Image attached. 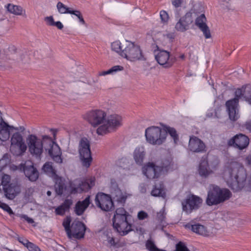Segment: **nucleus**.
Returning a JSON list of instances; mask_svg holds the SVG:
<instances>
[{
	"label": "nucleus",
	"mask_w": 251,
	"mask_h": 251,
	"mask_svg": "<svg viewBox=\"0 0 251 251\" xmlns=\"http://www.w3.org/2000/svg\"><path fill=\"white\" fill-rule=\"evenodd\" d=\"M223 177L233 191L238 192L243 189L251 191V177H247L244 167L236 162H231L226 166Z\"/></svg>",
	"instance_id": "obj_1"
},
{
	"label": "nucleus",
	"mask_w": 251,
	"mask_h": 251,
	"mask_svg": "<svg viewBox=\"0 0 251 251\" xmlns=\"http://www.w3.org/2000/svg\"><path fill=\"white\" fill-rule=\"evenodd\" d=\"M29 151L32 154L40 156L43 152V148L48 151L49 155L57 163H61L62 152L58 145L48 135H43L42 140L33 134L29 135L26 139Z\"/></svg>",
	"instance_id": "obj_2"
},
{
	"label": "nucleus",
	"mask_w": 251,
	"mask_h": 251,
	"mask_svg": "<svg viewBox=\"0 0 251 251\" xmlns=\"http://www.w3.org/2000/svg\"><path fill=\"white\" fill-rule=\"evenodd\" d=\"M131 216L125 208H117L112 218L113 226L121 236H125L131 231H133L132 225L130 223Z\"/></svg>",
	"instance_id": "obj_3"
},
{
	"label": "nucleus",
	"mask_w": 251,
	"mask_h": 251,
	"mask_svg": "<svg viewBox=\"0 0 251 251\" xmlns=\"http://www.w3.org/2000/svg\"><path fill=\"white\" fill-rule=\"evenodd\" d=\"M231 195L228 189L212 184L207 192L205 202L208 206L216 205L229 200Z\"/></svg>",
	"instance_id": "obj_4"
},
{
	"label": "nucleus",
	"mask_w": 251,
	"mask_h": 251,
	"mask_svg": "<svg viewBox=\"0 0 251 251\" xmlns=\"http://www.w3.org/2000/svg\"><path fill=\"white\" fill-rule=\"evenodd\" d=\"M123 46L125 48L121 53V56L122 57L133 62L146 60L139 46L127 40L123 42Z\"/></svg>",
	"instance_id": "obj_5"
},
{
	"label": "nucleus",
	"mask_w": 251,
	"mask_h": 251,
	"mask_svg": "<svg viewBox=\"0 0 251 251\" xmlns=\"http://www.w3.org/2000/svg\"><path fill=\"white\" fill-rule=\"evenodd\" d=\"M145 136L149 143L160 145L166 141L167 132L158 126H152L146 129Z\"/></svg>",
	"instance_id": "obj_6"
},
{
	"label": "nucleus",
	"mask_w": 251,
	"mask_h": 251,
	"mask_svg": "<svg viewBox=\"0 0 251 251\" xmlns=\"http://www.w3.org/2000/svg\"><path fill=\"white\" fill-rule=\"evenodd\" d=\"M243 87L237 89L235 92V97L234 99L227 100L226 103L227 111L229 119L232 121H236L239 118V110L237 108L239 103V99L241 97L244 98Z\"/></svg>",
	"instance_id": "obj_7"
},
{
	"label": "nucleus",
	"mask_w": 251,
	"mask_h": 251,
	"mask_svg": "<svg viewBox=\"0 0 251 251\" xmlns=\"http://www.w3.org/2000/svg\"><path fill=\"white\" fill-rule=\"evenodd\" d=\"M122 122L121 116L117 114L110 115L107 118L106 124L99 126L97 130V133L99 135H102L114 131L122 126Z\"/></svg>",
	"instance_id": "obj_8"
},
{
	"label": "nucleus",
	"mask_w": 251,
	"mask_h": 251,
	"mask_svg": "<svg viewBox=\"0 0 251 251\" xmlns=\"http://www.w3.org/2000/svg\"><path fill=\"white\" fill-rule=\"evenodd\" d=\"M78 151L83 166L87 168L89 167L92 161V157L90 142L86 138H82L80 140Z\"/></svg>",
	"instance_id": "obj_9"
},
{
	"label": "nucleus",
	"mask_w": 251,
	"mask_h": 251,
	"mask_svg": "<svg viewBox=\"0 0 251 251\" xmlns=\"http://www.w3.org/2000/svg\"><path fill=\"white\" fill-rule=\"evenodd\" d=\"M22 135L18 132L14 133L11 138L10 151L15 156L22 155L26 150Z\"/></svg>",
	"instance_id": "obj_10"
},
{
	"label": "nucleus",
	"mask_w": 251,
	"mask_h": 251,
	"mask_svg": "<svg viewBox=\"0 0 251 251\" xmlns=\"http://www.w3.org/2000/svg\"><path fill=\"white\" fill-rule=\"evenodd\" d=\"M97 206L104 211H110L114 209V203L109 195L102 192L98 193L95 199Z\"/></svg>",
	"instance_id": "obj_11"
},
{
	"label": "nucleus",
	"mask_w": 251,
	"mask_h": 251,
	"mask_svg": "<svg viewBox=\"0 0 251 251\" xmlns=\"http://www.w3.org/2000/svg\"><path fill=\"white\" fill-rule=\"evenodd\" d=\"M202 202V199L199 196L191 194L182 202V209L187 213H190L193 210L199 209Z\"/></svg>",
	"instance_id": "obj_12"
},
{
	"label": "nucleus",
	"mask_w": 251,
	"mask_h": 251,
	"mask_svg": "<svg viewBox=\"0 0 251 251\" xmlns=\"http://www.w3.org/2000/svg\"><path fill=\"white\" fill-rule=\"evenodd\" d=\"M106 114L101 110H92L87 112L84 117L92 126L95 127L103 123L105 120Z\"/></svg>",
	"instance_id": "obj_13"
},
{
	"label": "nucleus",
	"mask_w": 251,
	"mask_h": 251,
	"mask_svg": "<svg viewBox=\"0 0 251 251\" xmlns=\"http://www.w3.org/2000/svg\"><path fill=\"white\" fill-rule=\"evenodd\" d=\"M155 58L158 64L165 68L171 67L176 61L175 57L171 56L169 52L165 50H159L155 55Z\"/></svg>",
	"instance_id": "obj_14"
},
{
	"label": "nucleus",
	"mask_w": 251,
	"mask_h": 251,
	"mask_svg": "<svg viewBox=\"0 0 251 251\" xmlns=\"http://www.w3.org/2000/svg\"><path fill=\"white\" fill-rule=\"evenodd\" d=\"M249 137L242 133L236 134L230 139L227 142L229 146H232L242 150L246 148L249 144Z\"/></svg>",
	"instance_id": "obj_15"
},
{
	"label": "nucleus",
	"mask_w": 251,
	"mask_h": 251,
	"mask_svg": "<svg viewBox=\"0 0 251 251\" xmlns=\"http://www.w3.org/2000/svg\"><path fill=\"white\" fill-rule=\"evenodd\" d=\"M86 229V226L82 222L75 221L71 225L70 236L68 237L76 239L83 238Z\"/></svg>",
	"instance_id": "obj_16"
},
{
	"label": "nucleus",
	"mask_w": 251,
	"mask_h": 251,
	"mask_svg": "<svg viewBox=\"0 0 251 251\" xmlns=\"http://www.w3.org/2000/svg\"><path fill=\"white\" fill-rule=\"evenodd\" d=\"M143 174L149 179L157 178L161 175L158 165L148 162L142 167Z\"/></svg>",
	"instance_id": "obj_17"
},
{
	"label": "nucleus",
	"mask_w": 251,
	"mask_h": 251,
	"mask_svg": "<svg viewBox=\"0 0 251 251\" xmlns=\"http://www.w3.org/2000/svg\"><path fill=\"white\" fill-rule=\"evenodd\" d=\"M205 148V145L201 139L194 135L190 136L188 146V149L190 151L193 152L202 153L206 151Z\"/></svg>",
	"instance_id": "obj_18"
},
{
	"label": "nucleus",
	"mask_w": 251,
	"mask_h": 251,
	"mask_svg": "<svg viewBox=\"0 0 251 251\" xmlns=\"http://www.w3.org/2000/svg\"><path fill=\"white\" fill-rule=\"evenodd\" d=\"M193 22L192 13L187 12L177 22L175 25V28L177 31L184 32L189 28V26Z\"/></svg>",
	"instance_id": "obj_19"
},
{
	"label": "nucleus",
	"mask_w": 251,
	"mask_h": 251,
	"mask_svg": "<svg viewBox=\"0 0 251 251\" xmlns=\"http://www.w3.org/2000/svg\"><path fill=\"white\" fill-rule=\"evenodd\" d=\"M4 195L9 200H13L21 192V185L13 182L3 188Z\"/></svg>",
	"instance_id": "obj_20"
},
{
	"label": "nucleus",
	"mask_w": 251,
	"mask_h": 251,
	"mask_svg": "<svg viewBox=\"0 0 251 251\" xmlns=\"http://www.w3.org/2000/svg\"><path fill=\"white\" fill-rule=\"evenodd\" d=\"M133 157L137 165L142 166L146 157V151L144 147L143 146L136 147L133 153Z\"/></svg>",
	"instance_id": "obj_21"
},
{
	"label": "nucleus",
	"mask_w": 251,
	"mask_h": 251,
	"mask_svg": "<svg viewBox=\"0 0 251 251\" xmlns=\"http://www.w3.org/2000/svg\"><path fill=\"white\" fill-rule=\"evenodd\" d=\"M23 170L25 176L27 177L29 180L35 181L38 178L39 173L33 165H27L25 164L23 166Z\"/></svg>",
	"instance_id": "obj_22"
},
{
	"label": "nucleus",
	"mask_w": 251,
	"mask_h": 251,
	"mask_svg": "<svg viewBox=\"0 0 251 251\" xmlns=\"http://www.w3.org/2000/svg\"><path fill=\"white\" fill-rule=\"evenodd\" d=\"M185 227L191 230L194 232L201 235L206 236L209 235L206 228L204 226L200 224H192V223H188L185 225Z\"/></svg>",
	"instance_id": "obj_23"
},
{
	"label": "nucleus",
	"mask_w": 251,
	"mask_h": 251,
	"mask_svg": "<svg viewBox=\"0 0 251 251\" xmlns=\"http://www.w3.org/2000/svg\"><path fill=\"white\" fill-rule=\"evenodd\" d=\"M90 203V196H88L83 201H78L75 206V212L78 216L82 215Z\"/></svg>",
	"instance_id": "obj_24"
},
{
	"label": "nucleus",
	"mask_w": 251,
	"mask_h": 251,
	"mask_svg": "<svg viewBox=\"0 0 251 251\" xmlns=\"http://www.w3.org/2000/svg\"><path fill=\"white\" fill-rule=\"evenodd\" d=\"M162 174H166L173 170L174 164L172 159L170 157L163 159L159 165H158Z\"/></svg>",
	"instance_id": "obj_25"
},
{
	"label": "nucleus",
	"mask_w": 251,
	"mask_h": 251,
	"mask_svg": "<svg viewBox=\"0 0 251 251\" xmlns=\"http://www.w3.org/2000/svg\"><path fill=\"white\" fill-rule=\"evenodd\" d=\"M13 128V126H10L7 123L3 122V125L0 128V143L9 139L10 131Z\"/></svg>",
	"instance_id": "obj_26"
},
{
	"label": "nucleus",
	"mask_w": 251,
	"mask_h": 251,
	"mask_svg": "<svg viewBox=\"0 0 251 251\" xmlns=\"http://www.w3.org/2000/svg\"><path fill=\"white\" fill-rule=\"evenodd\" d=\"M6 8L7 11L11 14L18 16L22 15L25 17H26L25 10L20 5L8 3L6 5Z\"/></svg>",
	"instance_id": "obj_27"
},
{
	"label": "nucleus",
	"mask_w": 251,
	"mask_h": 251,
	"mask_svg": "<svg viewBox=\"0 0 251 251\" xmlns=\"http://www.w3.org/2000/svg\"><path fill=\"white\" fill-rule=\"evenodd\" d=\"M151 195L153 197H159L164 199L166 198V194L165 186L162 182H160L159 184H156L154 186L151 192Z\"/></svg>",
	"instance_id": "obj_28"
},
{
	"label": "nucleus",
	"mask_w": 251,
	"mask_h": 251,
	"mask_svg": "<svg viewBox=\"0 0 251 251\" xmlns=\"http://www.w3.org/2000/svg\"><path fill=\"white\" fill-rule=\"evenodd\" d=\"M198 172L201 177L206 178L212 173V171L209 168L208 162L202 161L200 163Z\"/></svg>",
	"instance_id": "obj_29"
},
{
	"label": "nucleus",
	"mask_w": 251,
	"mask_h": 251,
	"mask_svg": "<svg viewBox=\"0 0 251 251\" xmlns=\"http://www.w3.org/2000/svg\"><path fill=\"white\" fill-rule=\"evenodd\" d=\"M92 186L90 185L88 182L81 181L78 183L77 187L72 186L71 193L75 194L81 193L82 191H86L90 189Z\"/></svg>",
	"instance_id": "obj_30"
},
{
	"label": "nucleus",
	"mask_w": 251,
	"mask_h": 251,
	"mask_svg": "<svg viewBox=\"0 0 251 251\" xmlns=\"http://www.w3.org/2000/svg\"><path fill=\"white\" fill-rule=\"evenodd\" d=\"M72 204V201L69 199H66L64 202L55 209L56 214L63 215L65 212L69 210L71 205Z\"/></svg>",
	"instance_id": "obj_31"
},
{
	"label": "nucleus",
	"mask_w": 251,
	"mask_h": 251,
	"mask_svg": "<svg viewBox=\"0 0 251 251\" xmlns=\"http://www.w3.org/2000/svg\"><path fill=\"white\" fill-rule=\"evenodd\" d=\"M55 192L57 195L61 196L66 190V186L61 178L56 179L54 185Z\"/></svg>",
	"instance_id": "obj_32"
},
{
	"label": "nucleus",
	"mask_w": 251,
	"mask_h": 251,
	"mask_svg": "<svg viewBox=\"0 0 251 251\" xmlns=\"http://www.w3.org/2000/svg\"><path fill=\"white\" fill-rule=\"evenodd\" d=\"M164 130H165L167 132V135L169 133L170 136L173 138L174 142L176 143L178 141V136L177 134L176 130L173 128L168 126H165L164 127Z\"/></svg>",
	"instance_id": "obj_33"
},
{
	"label": "nucleus",
	"mask_w": 251,
	"mask_h": 251,
	"mask_svg": "<svg viewBox=\"0 0 251 251\" xmlns=\"http://www.w3.org/2000/svg\"><path fill=\"white\" fill-rule=\"evenodd\" d=\"M56 7L58 12L60 14H71V12L73 11V10H71V8L67 7L65 5H64L60 1L57 3Z\"/></svg>",
	"instance_id": "obj_34"
},
{
	"label": "nucleus",
	"mask_w": 251,
	"mask_h": 251,
	"mask_svg": "<svg viewBox=\"0 0 251 251\" xmlns=\"http://www.w3.org/2000/svg\"><path fill=\"white\" fill-rule=\"evenodd\" d=\"M125 48L123 46V42L121 43L120 41H117L111 44V49L119 53L121 55V53Z\"/></svg>",
	"instance_id": "obj_35"
},
{
	"label": "nucleus",
	"mask_w": 251,
	"mask_h": 251,
	"mask_svg": "<svg viewBox=\"0 0 251 251\" xmlns=\"http://www.w3.org/2000/svg\"><path fill=\"white\" fill-rule=\"evenodd\" d=\"M124 69V67L122 66L117 65L112 67L111 68L106 71H103L99 74V76L105 75L110 74L113 72H117L119 71H122Z\"/></svg>",
	"instance_id": "obj_36"
},
{
	"label": "nucleus",
	"mask_w": 251,
	"mask_h": 251,
	"mask_svg": "<svg viewBox=\"0 0 251 251\" xmlns=\"http://www.w3.org/2000/svg\"><path fill=\"white\" fill-rule=\"evenodd\" d=\"M10 155L8 153L4 154L0 159V171L10 162Z\"/></svg>",
	"instance_id": "obj_37"
},
{
	"label": "nucleus",
	"mask_w": 251,
	"mask_h": 251,
	"mask_svg": "<svg viewBox=\"0 0 251 251\" xmlns=\"http://www.w3.org/2000/svg\"><path fill=\"white\" fill-rule=\"evenodd\" d=\"M146 247L149 251H166L165 250L157 248L154 242L150 239L147 241L146 243Z\"/></svg>",
	"instance_id": "obj_38"
},
{
	"label": "nucleus",
	"mask_w": 251,
	"mask_h": 251,
	"mask_svg": "<svg viewBox=\"0 0 251 251\" xmlns=\"http://www.w3.org/2000/svg\"><path fill=\"white\" fill-rule=\"evenodd\" d=\"M206 18L204 14H202L197 18L195 21V25L198 27L203 26L206 25Z\"/></svg>",
	"instance_id": "obj_39"
},
{
	"label": "nucleus",
	"mask_w": 251,
	"mask_h": 251,
	"mask_svg": "<svg viewBox=\"0 0 251 251\" xmlns=\"http://www.w3.org/2000/svg\"><path fill=\"white\" fill-rule=\"evenodd\" d=\"M71 219L70 217H67L63 222V226H64L68 236H70L71 226L70 224Z\"/></svg>",
	"instance_id": "obj_40"
},
{
	"label": "nucleus",
	"mask_w": 251,
	"mask_h": 251,
	"mask_svg": "<svg viewBox=\"0 0 251 251\" xmlns=\"http://www.w3.org/2000/svg\"><path fill=\"white\" fill-rule=\"evenodd\" d=\"M244 98L246 100L249 102V100L251 99V87L250 85L243 86Z\"/></svg>",
	"instance_id": "obj_41"
},
{
	"label": "nucleus",
	"mask_w": 251,
	"mask_h": 251,
	"mask_svg": "<svg viewBox=\"0 0 251 251\" xmlns=\"http://www.w3.org/2000/svg\"><path fill=\"white\" fill-rule=\"evenodd\" d=\"M199 28L202 32L203 34L206 39H209L211 37L210 29L207 25L203 26H201Z\"/></svg>",
	"instance_id": "obj_42"
},
{
	"label": "nucleus",
	"mask_w": 251,
	"mask_h": 251,
	"mask_svg": "<svg viewBox=\"0 0 251 251\" xmlns=\"http://www.w3.org/2000/svg\"><path fill=\"white\" fill-rule=\"evenodd\" d=\"M11 177L9 175H4L1 179V185L2 186V188L6 187L9 185L10 183Z\"/></svg>",
	"instance_id": "obj_43"
},
{
	"label": "nucleus",
	"mask_w": 251,
	"mask_h": 251,
	"mask_svg": "<svg viewBox=\"0 0 251 251\" xmlns=\"http://www.w3.org/2000/svg\"><path fill=\"white\" fill-rule=\"evenodd\" d=\"M166 213L164 208L161 209L157 213V219L161 223H162L166 217Z\"/></svg>",
	"instance_id": "obj_44"
},
{
	"label": "nucleus",
	"mask_w": 251,
	"mask_h": 251,
	"mask_svg": "<svg viewBox=\"0 0 251 251\" xmlns=\"http://www.w3.org/2000/svg\"><path fill=\"white\" fill-rule=\"evenodd\" d=\"M71 14H73L76 16L79 19V21L81 24L83 25H85V22L83 18L82 14L79 11L73 10V11L71 12Z\"/></svg>",
	"instance_id": "obj_45"
},
{
	"label": "nucleus",
	"mask_w": 251,
	"mask_h": 251,
	"mask_svg": "<svg viewBox=\"0 0 251 251\" xmlns=\"http://www.w3.org/2000/svg\"><path fill=\"white\" fill-rule=\"evenodd\" d=\"M127 199V196L124 194L123 193L121 194V195L118 196L117 197H116L114 200L117 201L118 203H120L121 204H124L126 202V201Z\"/></svg>",
	"instance_id": "obj_46"
},
{
	"label": "nucleus",
	"mask_w": 251,
	"mask_h": 251,
	"mask_svg": "<svg viewBox=\"0 0 251 251\" xmlns=\"http://www.w3.org/2000/svg\"><path fill=\"white\" fill-rule=\"evenodd\" d=\"M175 251H190L184 243L179 242L176 245Z\"/></svg>",
	"instance_id": "obj_47"
},
{
	"label": "nucleus",
	"mask_w": 251,
	"mask_h": 251,
	"mask_svg": "<svg viewBox=\"0 0 251 251\" xmlns=\"http://www.w3.org/2000/svg\"><path fill=\"white\" fill-rule=\"evenodd\" d=\"M160 16L162 22L167 23L168 22L169 20V15L165 11H161L160 13Z\"/></svg>",
	"instance_id": "obj_48"
},
{
	"label": "nucleus",
	"mask_w": 251,
	"mask_h": 251,
	"mask_svg": "<svg viewBox=\"0 0 251 251\" xmlns=\"http://www.w3.org/2000/svg\"><path fill=\"white\" fill-rule=\"evenodd\" d=\"M111 193L114 200L116 197H117L118 196L121 195L123 192L119 188H117L114 190H111Z\"/></svg>",
	"instance_id": "obj_49"
},
{
	"label": "nucleus",
	"mask_w": 251,
	"mask_h": 251,
	"mask_svg": "<svg viewBox=\"0 0 251 251\" xmlns=\"http://www.w3.org/2000/svg\"><path fill=\"white\" fill-rule=\"evenodd\" d=\"M27 249L29 251H41L38 246L31 242L28 244Z\"/></svg>",
	"instance_id": "obj_50"
},
{
	"label": "nucleus",
	"mask_w": 251,
	"mask_h": 251,
	"mask_svg": "<svg viewBox=\"0 0 251 251\" xmlns=\"http://www.w3.org/2000/svg\"><path fill=\"white\" fill-rule=\"evenodd\" d=\"M44 20L46 22L47 24L49 26H54L55 22L54 21L53 17L50 16L49 17H46L44 18Z\"/></svg>",
	"instance_id": "obj_51"
},
{
	"label": "nucleus",
	"mask_w": 251,
	"mask_h": 251,
	"mask_svg": "<svg viewBox=\"0 0 251 251\" xmlns=\"http://www.w3.org/2000/svg\"><path fill=\"white\" fill-rule=\"evenodd\" d=\"M137 217L140 220H143L148 217V214L144 211H140L138 212Z\"/></svg>",
	"instance_id": "obj_52"
},
{
	"label": "nucleus",
	"mask_w": 251,
	"mask_h": 251,
	"mask_svg": "<svg viewBox=\"0 0 251 251\" xmlns=\"http://www.w3.org/2000/svg\"><path fill=\"white\" fill-rule=\"evenodd\" d=\"M43 169L47 172H51L53 171L52 167L50 162L46 163L43 166Z\"/></svg>",
	"instance_id": "obj_53"
},
{
	"label": "nucleus",
	"mask_w": 251,
	"mask_h": 251,
	"mask_svg": "<svg viewBox=\"0 0 251 251\" xmlns=\"http://www.w3.org/2000/svg\"><path fill=\"white\" fill-rule=\"evenodd\" d=\"M2 205L3 206V207H2V208L4 210L7 212L10 215L14 214V213H13L12 210L11 209V208L10 207V206L8 204L5 203V204H2Z\"/></svg>",
	"instance_id": "obj_54"
},
{
	"label": "nucleus",
	"mask_w": 251,
	"mask_h": 251,
	"mask_svg": "<svg viewBox=\"0 0 251 251\" xmlns=\"http://www.w3.org/2000/svg\"><path fill=\"white\" fill-rule=\"evenodd\" d=\"M18 241H19V242L22 243L23 245H24L26 248H27V246H28V244H30V242H29L27 239L24 238L23 237L19 238Z\"/></svg>",
	"instance_id": "obj_55"
},
{
	"label": "nucleus",
	"mask_w": 251,
	"mask_h": 251,
	"mask_svg": "<svg viewBox=\"0 0 251 251\" xmlns=\"http://www.w3.org/2000/svg\"><path fill=\"white\" fill-rule=\"evenodd\" d=\"M183 0H172L173 5L175 7H178L181 6Z\"/></svg>",
	"instance_id": "obj_56"
},
{
	"label": "nucleus",
	"mask_w": 251,
	"mask_h": 251,
	"mask_svg": "<svg viewBox=\"0 0 251 251\" xmlns=\"http://www.w3.org/2000/svg\"><path fill=\"white\" fill-rule=\"evenodd\" d=\"M21 217L26 221L29 224H32L34 223V220L32 218L28 217L26 215H22Z\"/></svg>",
	"instance_id": "obj_57"
},
{
	"label": "nucleus",
	"mask_w": 251,
	"mask_h": 251,
	"mask_svg": "<svg viewBox=\"0 0 251 251\" xmlns=\"http://www.w3.org/2000/svg\"><path fill=\"white\" fill-rule=\"evenodd\" d=\"M21 217L26 221L29 224H32L34 223V220L32 218L28 217L26 215H22Z\"/></svg>",
	"instance_id": "obj_58"
},
{
	"label": "nucleus",
	"mask_w": 251,
	"mask_h": 251,
	"mask_svg": "<svg viewBox=\"0 0 251 251\" xmlns=\"http://www.w3.org/2000/svg\"><path fill=\"white\" fill-rule=\"evenodd\" d=\"M33 191H34V190L32 188L30 187V188H27L25 191V197H27V198L29 197L31 195V194H32Z\"/></svg>",
	"instance_id": "obj_59"
},
{
	"label": "nucleus",
	"mask_w": 251,
	"mask_h": 251,
	"mask_svg": "<svg viewBox=\"0 0 251 251\" xmlns=\"http://www.w3.org/2000/svg\"><path fill=\"white\" fill-rule=\"evenodd\" d=\"M117 188H119L117 182H116V181L115 180L111 179V190L116 189Z\"/></svg>",
	"instance_id": "obj_60"
},
{
	"label": "nucleus",
	"mask_w": 251,
	"mask_h": 251,
	"mask_svg": "<svg viewBox=\"0 0 251 251\" xmlns=\"http://www.w3.org/2000/svg\"><path fill=\"white\" fill-rule=\"evenodd\" d=\"M108 242L109 244L111 245L112 246H115L116 245V243L115 241V239L113 237H109L107 239Z\"/></svg>",
	"instance_id": "obj_61"
},
{
	"label": "nucleus",
	"mask_w": 251,
	"mask_h": 251,
	"mask_svg": "<svg viewBox=\"0 0 251 251\" xmlns=\"http://www.w3.org/2000/svg\"><path fill=\"white\" fill-rule=\"evenodd\" d=\"M245 163L247 165L250 166L251 165V155H248L245 159Z\"/></svg>",
	"instance_id": "obj_62"
},
{
	"label": "nucleus",
	"mask_w": 251,
	"mask_h": 251,
	"mask_svg": "<svg viewBox=\"0 0 251 251\" xmlns=\"http://www.w3.org/2000/svg\"><path fill=\"white\" fill-rule=\"evenodd\" d=\"M54 26H56L59 29H62L63 28V25L60 21L55 22Z\"/></svg>",
	"instance_id": "obj_63"
},
{
	"label": "nucleus",
	"mask_w": 251,
	"mask_h": 251,
	"mask_svg": "<svg viewBox=\"0 0 251 251\" xmlns=\"http://www.w3.org/2000/svg\"><path fill=\"white\" fill-rule=\"evenodd\" d=\"M246 128L251 131V122H247L245 125Z\"/></svg>",
	"instance_id": "obj_64"
}]
</instances>
